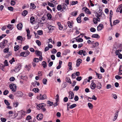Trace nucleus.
<instances>
[{
    "instance_id": "2",
    "label": "nucleus",
    "mask_w": 122,
    "mask_h": 122,
    "mask_svg": "<svg viewBox=\"0 0 122 122\" xmlns=\"http://www.w3.org/2000/svg\"><path fill=\"white\" fill-rule=\"evenodd\" d=\"M9 87L11 91L13 92H15L16 90V86L14 84H11L9 85Z\"/></svg>"
},
{
    "instance_id": "45",
    "label": "nucleus",
    "mask_w": 122,
    "mask_h": 122,
    "mask_svg": "<svg viewBox=\"0 0 122 122\" xmlns=\"http://www.w3.org/2000/svg\"><path fill=\"white\" fill-rule=\"evenodd\" d=\"M93 21L94 24H96L97 22V18H93Z\"/></svg>"
},
{
    "instance_id": "41",
    "label": "nucleus",
    "mask_w": 122,
    "mask_h": 122,
    "mask_svg": "<svg viewBox=\"0 0 122 122\" xmlns=\"http://www.w3.org/2000/svg\"><path fill=\"white\" fill-rule=\"evenodd\" d=\"M9 49L8 48H7L4 49L3 50V52L4 53H7L9 51Z\"/></svg>"
},
{
    "instance_id": "47",
    "label": "nucleus",
    "mask_w": 122,
    "mask_h": 122,
    "mask_svg": "<svg viewBox=\"0 0 122 122\" xmlns=\"http://www.w3.org/2000/svg\"><path fill=\"white\" fill-rule=\"evenodd\" d=\"M31 119V117L30 115L27 116L26 118V120H29Z\"/></svg>"
},
{
    "instance_id": "9",
    "label": "nucleus",
    "mask_w": 122,
    "mask_h": 122,
    "mask_svg": "<svg viewBox=\"0 0 122 122\" xmlns=\"http://www.w3.org/2000/svg\"><path fill=\"white\" fill-rule=\"evenodd\" d=\"M43 117V114H38L36 116V118L38 120H41Z\"/></svg>"
},
{
    "instance_id": "60",
    "label": "nucleus",
    "mask_w": 122,
    "mask_h": 122,
    "mask_svg": "<svg viewBox=\"0 0 122 122\" xmlns=\"http://www.w3.org/2000/svg\"><path fill=\"white\" fill-rule=\"evenodd\" d=\"M61 45V42L59 41L57 42V46L59 47Z\"/></svg>"
},
{
    "instance_id": "35",
    "label": "nucleus",
    "mask_w": 122,
    "mask_h": 122,
    "mask_svg": "<svg viewBox=\"0 0 122 122\" xmlns=\"http://www.w3.org/2000/svg\"><path fill=\"white\" fill-rule=\"evenodd\" d=\"M88 107L90 109H92L93 107L92 105L90 103H88Z\"/></svg>"
},
{
    "instance_id": "5",
    "label": "nucleus",
    "mask_w": 122,
    "mask_h": 122,
    "mask_svg": "<svg viewBox=\"0 0 122 122\" xmlns=\"http://www.w3.org/2000/svg\"><path fill=\"white\" fill-rule=\"evenodd\" d=\"M77 53L78 54L80 55L83 54L84 56H85L87 54V53L86 51L82 50L79 51Z\"/></svg>"
},
{
    "instance_id": "39",
    "label": "nucleus",
    "mask_w": 122,
    "mask_h": 122,
    "mask_svg": "<svg viewBox=\"0 0 122 122\" xmlns=\"http://www.w3.org/2000/svg\"><path fill=\"white\" fill-rule=\"evenodd\" d=\"M19 46L18 45H16L14 47V50L16 51L19 50Z\"/></svg>"
},
{
    "instance_id": "43",
    "label": "nucleus",
    "mask_w": 122,
    "mask_h": 122,
    "mask_svg": "<svg viewBox=\"0 0 122 122\" xmlns=\"http://www.w3.org/2000/svg\"><path fill=\"white\" fill-rule=\"evenodd\" d=\"M96 73V75L97 76L98 78L99 79H101L102 78L101 75L99 74L97 72Z\"/></svg>"
},
{
    "instance_id": "63",
    "label": "nucleus",
    "mask_w": 122,
    "mask_h": 122,
    "mask_svg": "<svg viewBox=\"0 0 122 122\" xmlns=\"http://www.w3.org/2000/svg\"><path fill=\"white\" fill-rule=\"evenodd\" d=\"M10 3L11 5H15V1H14L11 0Z\"/></svg>"
},
{
    "instance_id": "55",
    "label": "nucleus",
    "mask_w": 122,
    "mask_h": 122,
    "mask_svg": "<svg viewBox=\"0 0 122 122\" xmlns=\"http://www.w3.org/2000/svg\"><path fill=\"white\" fill-rule=\"evenodd\" d=\"M4 102L7 106H9L10 105V103L6 100H5Z\"/></svg>"
},
{
    "instance_id": "58",
    "label": "nucleus",
    "mask_w": 122,
    "mask_h": 122,
    "mask_svg": "<svg viewBox=\"0 0 122 122\" xmlns=\"http://www.w3.org/2000/svg\"><path fill=\"white\" fill-rule=\"evenodd\" d=\"M47 81L46 79L45 78L43 80V83L44 84H46V82Z\"/></svg>"
},
{
    "instance_id": "64",
    "label": "nucleus",
    "mask_w": 122,
    "mask_h": 122,
    "mask_svg": "<svg viewBox=\"0 0 122 122\" xmlns=\"http://www.w3.org/2000/svg\"><path fill=\"white\" fill-rule=\"evenodd\" d=\"M15 78L13 77H12L10 79V81H13L15 80Z\"/></svg>"
},
{
    "instance_id": "21",
    "label": "nucleus",
    "mask_w": 122,
    "mask_h": 122,
    "mask_svg": "<svg viewBox=\"0 0 122 122\" xmlns=\"http://www.w3.org/2000/svg\"><path fill=\"white\" fill-rule=\"evenodd\" d=\"M54 27L53 26L49 25L48 26V28L50 31H52L54 30Z\"/></svg>"
},
{
    "instance_id": "46",
    "label": "nucleus",
    "mask_w": 122,
    "mask_h": 122,
    "mask_svg": "<svg viewBox=\"0 0 122 122\" xmlns=\"http://www.w3.org/2000/svg\"><path fill=\"white\" fill-rule=\"evenodd\" d=\"M9 93L8 91L7 90H5L3 92V94L4 95H6Z\"/></svg>"
},
{
    "instance_id": "15",
    "label": "nucleus",
    "mask_w": 122,
    "mask_h": 122,
    "mask_svg": "<svg viewBox=\"0 0 122 122\" xmlns=\"http://www.w3.org/2000/svg\"><path fill=\"white\" fill-rule=\"evenodd\" d=\"M22 25L21 23H19L17 25V29L19 30H21L22 27Z\"/></svg>"
},
{
    "instance_id": "36",
    "label": "nucleus",
    "mask_w": 122,
    "mask_h": 122,
    "mask_svg": "<svg viewBox=\"0 0 122 122\" xmlns=\"http://www.w3.org/2000/svg\"><path fill=\"white\" fill-rule=\"evenodd\" d=\"M76 104H74L72 105H70L69 107V108L70 109H72L75 107H76Z\"/></svg>"
},
{
    "instance_id": "44",
    "label": "nucleus",
    "mask_w": 122,
    "mask_h": 122,
    "mask_svg": "<svg viewBox=\"0 0 122 122\" xmlns=\"http://www.w3.org/2000/svg\"><path fill=\"white\" fill-rule=\"evenodd\" d=\"M76 20L78 23H80L81 22V17L79 16L77 18Z\"/></svg>"
},
{
    "instance_id": "50",
    "label": "nucleus",
    "mask_w": 122,
    "mask_h": 122,
    "mask_svg": "<svg viewBox=\"0 0 122 122\" xmlns=\"http://www.w3.org/2000/svg\"><path fill=\"white\" fill-rule=\"evenodd\" d=\"M47 16L48 17V18L49 19H50L51 18V14L49 13H48L47 15Z\"/></svg>"
},
{
    "instance_id": "8",
    "label": "nucleus",
    "mask_w": 122,
    "mask_h": 122,
    "mask_svg": "<svg viewBox=\"0 0 122 122\" xmlns=\"http://www.w3.org/2000/svg\"><path fill=\"white\" fill-rule=\"evenodd\" d=\"M96 86V84L92 81L91 85L90 87L92 89H94L95 88Z\"/></svg>"
},
{
    "instance_id": "31",
    "label": "nucleus",
    "mask_w": 122,
    "mask_h": 122,
    "mask_svg": "<svg viewBox=\"0 0 122 122\" xmlns=\"http://www.w3.org/2000/svg\"><path fill=\"white\" fill-rule=\"evenodd\" d=\"M77 12L76 11H74L71 13V15L73 16H75L77 14Z\"/></svg>"
},
{
    "instance_id": "7",
    "label": "nucleus",
    "mask_w": 122,
    "mask_h": 122,
    "mask_svg": "<svg viewBox=\"0 0 122 122\" xmlns=\"http://www.w3.org/2000/svg\"><path fill=\"white\" fill-rule=\"evenodd\" d=\"M74 97V94L73 92L71 91H70L69 92V95L68 98L69 99H72Z\"/></svg>"
},
{
    "instance_id": "33",
    "label": "nucleus",
    "mask_w": 122,
    "mask_h": 122,
    "mask_svg": "<svg viewBox=\"0 0 122 122\" xmlns=\"http://www.w3.org/2000/svg\"><path fill=\"white\" fill-rule=\"evenodd\" d=\"M30 5L31 8L32 9H34L36 8V6L34 4L31 3L30 4Z\"/></svg>"
},
{
    "instance_id": "37",
    "label": "nucleus",
    "mask_w": 122,
    "mask_h": 122,
    "mask_svg": "<svg viewBox=\"0 0 122 122\" xmlns=\"http://www.w3.org/2000/svg\"><path fill=\"white\" fill-rule=\"evenodd\" d=\"M76 40L77 42H82L83 41V39L81 38L78 39H76Z\"/></svg>"
},
{
    "instance_id": "27",
    "label": "nucleus",
    "mask_w": 122,
    "mask_h": 122,
    "mask_svg": "<svg viewBox=\"0 0 122 122\" xmlns=\"http://www.w3.org/2000/svg\"><path fill=\"white\" fill-rule=\"evenodd\" d=\"M17 39L18 40H20L21 42H22L23 38L22 37L20 36H19L17 37Z\"/></svg>"
},
{
    "instance_id": "16",
    "label": "nucleus",
    "mask_w": 122,
    "mask_h": 122,
    "mask_svg": "<svg viewBox=\"0 0 122 122\" xmlns=\"http://www.w3.org/2000/svg\"><path fill=\"white\" fill-rule=\"evenodd\" d=\"M119 112V111L118 110L115 113V115L114 116V118L113 119V121H115L117 119V118L118 116Z\"/></svg>"
},
{
    "instance_id": "20",
    "label": "nucleus",
    "mask_w": 122,
    "mask_h": 122,
    "mask_svg": "<svg viewBox=\"0 0 122 122\" xmlns=\"http://www.w3.org/2000/svg\"><path fill=\"white\" fill-rule=\"evenodd\" d=\"M92 37L99 38H100L99 36L97 34H93L92 36Z\"/></svg>"
},
{
    "instance_id": "19",
    "label": "nucleus",
    "mask_w": 122,
    "mask_h": 122,
    "mask_svg": "<svg viewBox=\"0 0 122 122\" xmlns=\"http://www.w3.org/2000/svg\"><path fill=\"white\" fill-rule=\"evenodd\" d=\"M35 21V18L33 17H31L30 19V22H31L32 24H34V23L33 22Z\"/></svg>"
},
{
    "instance_id": "12",
    "label": "nucleus",
    "mask_w": 122,
    "mask_h": 122,
    "mask_svg": "<svg viewBox=\"0 0 122 122\" xmlns=\"http://www.w3.org/2000/svg\"><path fill=\"white\" fill-rule=\"evenodd\" d=\"M15 94L18 97H21L23 95V93L20 91H18Z\"/></svg>"
},
{
    "instance_id": "17",
    "label": "nucleus",
    "mask_w": 122,
    "mask_h": 122,
    "mask_svg": "<svg viewBox=\"0 0 122 122\" xmlns=\"http://www.w3.org/2000/svg\"><path fill=\"white\" fill-rule=\"evenodd\" d=\"M35 53L38 56H40L42 55L41 52L39 51L36 50L35 51Z\"/></svg>"
},
{
    "instance_id": "62",
    "label": "nucleus",
    "mask_w": 122,
    "mask_h": 122,
    "mask_svg": "<svg viewBox=\"0 0 122 122\" xmlns=\"http://www.w3.org/2000/svg\"><path fill=\"white\" fill-rule=\"evenodd\" d=\"M15 61L14 58H13L12 59L9 61V62L10 64H12L13 62H14Z\"/></svg>"
},
{
    "instance_id": "29",
    "label": "nucleus",
    "mask_w": 122,
    "mask_h": 122,
    "mask_svg": "<svg viewBox=\"0 0 122 122\" xmlns=\"http://www.w3.org/2000/svg\"><path fill=\"white\" fill-rule=\"evenodd\" d=\"M42 65L44 68H45L47 67L46 63L45 61H43L42 62Z\"/></svg>"
},
{
    "instance_id": "4",
    "label": "nucleus",
    "mask_w": 122,
    "mask_h": 122,
    "mask_svg": "<svg viewBox=\"0 0 122 122\" xmlns=\"http://www.w3.org/2000/svg\"><path fill=\"white\" fill-rule=\"evenodd\" d=\"M30 52L27 51L26 52H22L20 53L21 56L25 57L28 56L30 54Z\"/></svg>"
},
{
    "instance_id": "54",
    "label": "nucleus",
    "mask_w": 122,
    "mask_h": 122,
    "mask_svg": "<svg viewBox=\"0 0 122 122\" xmlns=\"http://www.w3.org/2000/svg\"><path fill=\"white\" fill-rule=\"evenodd\" d=\"M4 65L6 66H7L8 65V62H7V60H5L4 62Z\"/></svg>"
},
{
    "instance_id": "26",
    "label": "nucleus",
    "mask_w": 122,
    "mask_h": 122,
    "mask_svg": "<svg viewBox=\"0 0 122 122\" xmlns=\"http://www.w3.org/2000/svg\"><path fill=\"white\" fill-rule=\"evenodd\" d=\"M122 4H121L119 5L117 9L116 10V12H119V10H121L122 9Z\"/></svg>"
},
{
    "instance_id": "25",
    "label": "nucleus",
    "mask_w": 122,
    "mask_h": 122,
    "mask_svg": "<svg viewBox=\"0 0 122 122\" xmlns=\"http://www.w3.org/2000/svg\"><path fill=\"white\" fill-rule=\"evenodd\" d=\"M68 26L70 28H71L72 27V24L70 21H68L67 22Z\"/></svg>"
},
{
    "instance_id": "38",
    "label": "nucleus",
    "mask_w": 122,
    "mask_h": 122,
    "mask_svg": "<svg viewBox=\"0 0 122 122\" xmlns=\"http://www.w3.org/2000/svg\"><path fill=\"white\" fill-rule=\"evenodd\" d=\"M48 5L49 6H50L51 7H54V5H53L52 3H51V2H48Z\"/></svg>"
},
{
    "instance_id": "23",
    "label": "nucleus",
    "mask_w": 122,
    "mask_h": 122,
    "mask_svg": "<svg viewBox=\"0 0 122 122\" xmlns=\"http://www.w3.org/2000/svg\"><path fill=\"white\" fill-rule=\"evenodd\" d=\"M28 11L26 10H24L22 13V15L23 16H25L27 14Z\"/></svg>"
},
{
    "instance_id": "53",
    "label": "nucleus",
    "mask_w": 122,
    "mask_h": 122,
    "mask_svg": "<svg viewBox=\"0 0 122 122\" xmlns=\"http://www.w3.org/2000/svg\"><path fill=\"white\" fill-rule=\"evenodd\" d=\"M47 104H49L50 106H52L53 105V102L49 101L47 102Z\"/></svg>"
},
{
    "instance_id": "22",
    "label": "nucleus",
    "mask_w": 122,
    "mask_h": 122,
    "mask_svg": "<svg viewBox=\"0 0 122 122\" xmlns=\"http://www.w3.org/2000/svg\"><path fill=\"white\" fill-rule=\"evenodd\" d=\"M97 84V88L98 89H100L101 88L102 86L101 83L100 82H98V83Z\"/></svg>"
},
{
    "instance_id": "24",
    "label": "nucleus",
    "mask_w": 122,
    "mask_h": 122,
    "mask_svg": "<svg viewBox=\"0 0 122 122\" xmlns=\"http://www.w3.org/2000/svg\"><path fill=\"white\" fill-rule=\"evenodd\" d=\"M78 3V1H72L70 3V5H75Z\"/></svg>"
},
{
    "instance_id": "61",
    "label": "nucleus",
    "mask_w": 122,
    "mask_h": 122,
    "mask_svg": "<svg viewBox=\"0 0 122 122\" xmlns=\"http://www.w3.org/2000/svg\"><path fill=\"white\" fill-rule=\"evenodd\" d=\"M18 104V103L17 102H14L13 103V105L14 106L16 107Z\"/></svg>"
},
{
    "instance_id": "52",
    "label": "nucleus",
    "mask_w": 122,
    "mask_h": 122,
    "mask_svg": "<svg viewBox=\"0 0 122 122\" xmlns=\"http://www.w3.org/2000/svg\"><path fill=\"white\" fill-rule=\"evenodd\" d=\"M51 52L53 54H55L57 52V51L56 49H53L51 51Z\"/></svg>"
},
{
    "instance_id": "10",
    "label": "nucleus",
    "mask_w": 122,
    "mask_h": 122,
    "mask_svg": "<svg viewBox=\"0 0 122 122\" xmlns=\"http://www.w3.org/2000/svg\"><path fill=\"white\" fill-rule=\"evenodd\" d=\"M26 31L27 33V36L28 39H30L31 37V36L30 35V31L29 29H27Z\"/></svg>"
},
{
    "instance_id": "3",
    "label": "nucleus",
    "mask_w": 122,
    "mask_h": 122,
    "mask_svg": "<svg viewBox=\"0 0 122 122\" xmlns=\"http://www.w3.org/2000/svg\"><path fill=\"white\" fill-rule=\"evenodd\" d=\"M21 65L20 63H18L15 66L14 71L16 72H18L20 69Z\"/></svg>"
},
{
    "instance_id": "11",
    "label": "nucleus",
    "mask_w": 122,
    "mask_h": 122,
    "mask_svg": "<svg viewBox=\"0 0 122 122\" xmlns=\"http://www.w3.org/2000/svg\"><path fill=\"white\" fill-rule=\"evenodd\" d=\"M103 27V25L102 24H100L97 27V30L98 31L101 30Z\"/></svg>"
},
{
    "instance_id": "56",
    "label": "nucleus",
    "mask_w": 122,
    "mask_h": 122,
    "mask_svg": "<svg viewBox=\"0 0 122 122\" xmlns=\"http://www.w3.org/2000/svg\"><path fill=\"white\" fill-rule=\"evenodd\" d=\"M90 31L92 32H94L96 31V29L94 28H91L90 29Z\"/></svg>"
},
{
    "instance_id": "49",
    "label": "nucleus",
    "mask_w": 122,
    "mask_h": 122,
    "mask_svg": "<svg viewBox=\"0 0 122 122\" xmlns=\"http://www.w3.org/2000/svg\"><path fill=\"white\" fill-rule=\"evenodd\" d=\"M33 90L35 92H37L39 91V89L36 88L33 89Z\"/></svg>"
},
{
    "instance_id": "59",
    "label": "nucleus",
    "mask_w": 122,
    "mask_h": 122,
    "mask_svg": "<svg viewBox=\"0 0 122 122\" xmlns=\"http://www.w3.org/2000/svg\"><path fill=\"white\" fill-rule=\"evenodd\" d=\"M29 48V46H24L23 47V50H27Z\"/></svg>"
},
{
    "instance_id": "51",
    "label": "nucleus",
    "mask_w": 122,
    "mask_h": 122,
    "mask_svg": "<svg viewBox=\"0 0 122 122\" xmlns=\"http://www.w3.org/2000/svg\"><path fill=\"white\" fill-rule=\"evenodd\" d=\"M115 78L119 80L121 79L122 78V77L119 75H116L115 76Z\"/></svg>"
},
{
    "instance_id": "13",
    "label": "nucleus",
    "mask_w": 122,
    "mask_h": 122,
    "mask_svg": "<svg viewBox=\"0 0 122 122\" xmlns=\"http://www.w3.org/2000/svg\"><path fill=\"white\" fill-rule=\"evenodd\" d=\"M39 97L40 98L39 99H46L47 98L45 94L43 95L41 94H40Z\"/></svg>"
},
{
    "instance_id": "30",
    "label": "nucleus",
    "mask_w": 122,
    "mask_h": 122,
    "mask_svg": "<svg viewBox=\"0 0 122 122\" xmlns=\"http://www.w3.org/2000/svg\"><path fill=\"white\" fill-rule=\"evenodd\" d=\"M62 9H66L67 7V5L65 3H63L62 5Z\"/></svg>"
},
{
    "instance_id": "48",
    "label": "nucleus",
    "mask_w": 122,
    "mask_h": 122,
    "mask_svg": "<svg viewBox=\"0 0 122 122\" xmlns=\"http://www.w3.org/2000/svg\"><path fill=\"white\" fill-rule=\"evenodd\" d=\"M119 21L118 20H114L113 22V24L114 25H116L117 23L119 22Z\"/></svg>"
},
{
    "instance_id": "42",
    "label": "nucleus",
    "mask_w": 122,
    "mask_h": 122,
    "mask_svg": "<svg viewBox=\"0 0 122 122\" xmlns=\"http://www.w3.org/2000/svg\"><path fill=\"white\" fill-rule=\"evenodd\" d=\"M36 42L39 46H40L41 45V42L39 40H37Z\"/></svg>"
},
{
    "instance_id": "6",
    "label": "nucleus",
    "mask_w": 122,
    "mask_h": 122,
    "mask_svg": "<svg viewBox=\"0 0 122 122\" xmlns=\"http://www.w3.org/2000/svg\"><path fill=\"white\" fill-rule=\"evenodd\" d=\"M83 10L85 11L86 13L87 14H91V12L90 11L89 9L86 7H83L82 8Z\"/></svg>"
},
{
    "instance_id": "28",
    "label": "nucleus",
    "mask_w": 122,
    "mask_h": 122,
    "mask_svg": "<svg viewBox=\"0 0 122 122\" xmlns=\"http://www.w3.org/2000/svg\"><path fill=\"white\" fill-rule=\"evenodd\" d=\"M68 66L69 67V69L70 70H72V63L71 62H69L68 64Z\"/></svg>"
},
{
    "instance_id": "14",
    "label": "nucleus",
    "mask_w": 122,
    "mask_h": 122,
    "mask_svg": "<svg viewBox=\"0 0 122 122\" xmlns=\"http://www.w3.org/2000/svg\"><path fill=\"white\" fill-rule=\"evenodd\" d=\"M82 60L80 59H78L77 60L76 65L77 66H79L81 63Z\"/></svg>"
},
{
    "instance_id": "40",
    "label": "nucleus",
    "mask_w": 122,
    "mask_h": 122,
    "mask_svg": "<svg viewBox=\"0 0 122 122\" xmlns=\"http://www.w3.org/2000/svg\"><path fill=\"white\" fill-rule=\"evenodd\" d=\"M37 33L39 35H41L43 34L42 31L41 30H39L37 31Z\"/></svg>"
},
{
    "instance_id": "32",
    "label": "nucleus",
    "mask_w": 122,
    "mask_h": 122,
    "mask_svg": "<svg viewBox=\"0 0 122 122\" xmlns=\"http://www.w3.org/2000/svg\"><path fill=\"white\" fill-rule=\"evenodd\" d=\"M58 10H60L62 9V6L60 5H58L57 8Z\"/></svg>"
},
{
    "instance_id": "1",
    "label": "nucleus",
    "mask_w": 122,
    "mask_h": 122,
    "mask_svg": "<svg viewBox=\"0 0 122 122\" xmlns=\"http://www.w3.org/2000/svg\"><path fill=\"white\" fill-rule=\"evenodd\" d=\"M8 43V41L6 40H4L2 42L0 43V48H4Z\"/></svg>"
},
{
    "instance_id": "18",
    "label": "nucleus",
    "mask_w": 122,
    "mask_h": 122,
    "mask_svg": "<svg viewBox=\"0 0 122 122\" xmlns=\"http://www.w3.org/2000/svg\"><path fill=\"white\" fill-rule=\"evenodd\" d=\"M57 25L58 26L60 30H61L63 29V27L62 25L60 23H57Z\"/></svg>"
},
{
    "instance_id": "57",
    "label": "nucleus",
    "mask_w": 122,
    "mask_h": 122,
    "mask_svg": "<svg viewBox=\"0 0 122 122\" xmlns=\"http://www.w3.org/2000/svg\"><path fill=\"white\" fill-rule=\"evenodd\" d=\"M1 121L2 122H5L6 121V119L5 118L3 117H1Z\"/></svg>"
},
{
    "instance_id": "34",
    "label": "nucleus",
    "mask_w": 122,
    "mask_h": 122,
    "mask_svg": "<svg viewBox=\"0 0 122 122\" xmlns=\"http://www.w3.org/2000/svg\"><path fill=\"white\" fill-rule=\"evenodd\" d=\"M39 59L36 58H34L33 59V61L35 62H38L39 61Z\"/></svg>"
}]
</instances>
